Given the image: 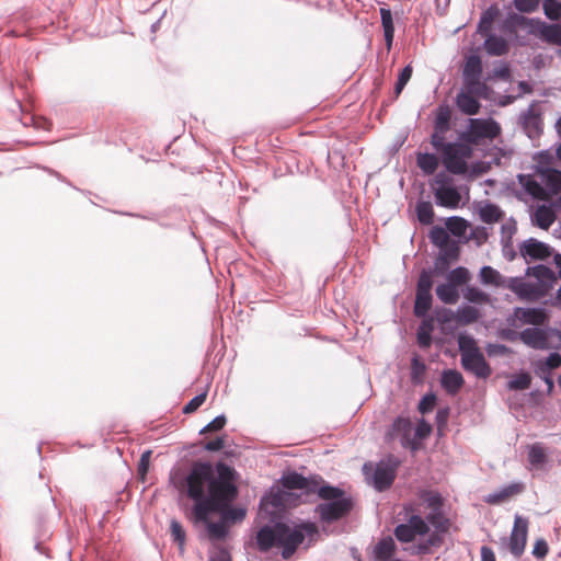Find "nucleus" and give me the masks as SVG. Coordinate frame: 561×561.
Returning <instances> with one entry per match:
<instances>
[{
    "instance_id": "1",
    "label": "nucleus",
    "mask_w": 561,
    "mask_h": 561,
    "mask_svg": "<svg viewBox=\"0 0 561 561\" xmlns=\"http://www.w3.org/2000/svg\"><path fill=\"white\" fill-rule=\"evenodd\" d=\"M237 470L225 461L196 460L188 472L179 471L171 481L183 495H196L202 501H213L215 514L230 527L243 522L247 508L234 505L239 496Z\"/></svg>"
},
{
    "instance_id": "2",
    "label": "nucleus",
    "mask_w": 561,
    "mask_h": 561,
    "mask_svg": "<svg viewBox=\"0 0 561 561\" xmlns=\"http://www.w3.org/2000/svg\"><path fill=\"white\" fill-rule=\"evenodd\" d=\"M451 108L446 102H443L434 111L431 145L439 153L440 162L446 172L454 175H467L468 160L473 156V149L446 141V134L451 129Z\"/></svg>"
},
{
    "instance_id": "3",
    "label": "nucleus",
    "mask_w": 561,
    "mask_h": 561,
    "mask_svg": "<svg viewBox=\"0 0 561 561\" xmlns=\"http://www.w3.org/2000/svg\"><path fill=\"white\" fill-rule=\"evenodd\" d=\"M317 534L311 522L295 524L272 517L270 523L260 527L255 535V545L260 552L279 548L283 559L288 560L304 542L307 536Z\"/></svg>"
},
{
    "instance_id": "4",
    "label": "nucleus",
    "mask_w": 561,
    "mask_h": 561,
    "mask_svg": "<svg viewBox=\"0 0 561 561\" xmlns=\"http://www.w3.org/2000/svg\"><path fill=\"white\" fill-rule=\"evenodd\" d=\"M290 482L296 486L313 491V495L317 494L324 501L314 508L322 523L330 524L340 520L347 516L354 507L351 495H347L343 489L327 482L320 474L296 476Z\"/></svg>"
},
{
    "instance_id": "5",
    "label": "nucleus",
    "mask_w": 561,
    "mask_h": 561,
    "mask_svg": "<svg viewBox=\"0 0 561 561\" xmlns=\"http://www.w3.org/2000/svg\"><path fill=\"white\" fill-rule=\"evenodd\" d=\"M192 501L188 512L190 520L194 526L204 525L206 536L210 541L225 540L230 531V527L219 517L218 520H211L215 514V503L213 501H202L196 495H185Z\"/></svg>"
},
{
    "instance_id": "6",
    "label": "nucleus",
    "mask_w": 561,
    "mask_h": 561,
    "mask_svg": "<svg viewBox=\"0 0 561 561\" xmlns=\"http://www.w3.org/2000/svg\"><path fill=\"white\" fill-rule=\"evenodd\" d=\"M548 331L540 325L528 327L517 332L513 329H500L497 335L500 339L508 342L522 341L526 346L534 350H548L550 344L548 342Z\"/></svg>"
},
{
    "instance_id": "7",
    "label": "nucleus",
    "mask_w": 561,
    "mask_h": 561,
    "mask_svg": "<svg viewBox=\"0 0 561 561\" xmlns=\"http://www.w3.org/2000/svg\"><path fill=\"white\" fill-rule=\"evenodd\" d=\"M296 476L305 477L304 474L293 470L284 473L279 483L284 488V510L297 507L302 503L309 502V497L313 495V491H309L302 486H296L290 482Z\"/></svg>"
},
{
    "instance_id": "8",
    "label": "nucleus",
    "mask_w": 561,
    "mask_h": 561,
    "mask_svg": "<svg viewBox=\"0 0 561 561\" xmlns=\"http://www.w3.org/2000/svg\"><path fill=\"white\" fill-rule=\"evenodd\" d=\"M467 128L478 145L484 139L493 140L501 134V126L493 118H469Z\"/></svg>"
},
{
    "instance_id": "9",
    "label": "nucleus",
    "mask_w": 561,
    "mask_h": 561,
    "mask_svg": "<svg viewBox=\"0 0 561 561\" xmlns=\"http://www.w3.org/2000/svg\"><path fill=\"white\" fill-rule=\"evenodd\" d=\"M411 420L407 416L399 415L393 420L391 428L386 433V438L392 439L394 435H400L402 447L416 451L420 448V444L411 436Z\"/></svg>"
},
{
    "instance_id": "10",
    "label": "nucleus",
    "mask_w": 561,
    "mask_h": 561,
    "mask_svg": "<svg viewBox=\"0 0 561 561\" xmlns=\"http://www.w3.org/2000/svg\"><path fill=\"white\" fill-rule=\"evenodd\" d=\"M505 288L513 291L519 300L535 302L543 297V293L534 283L526 282L522 276L508 277Z\"/></svg>"
},
{
    "instance_id": "11",
    "label": "nucleus",
    "mask_w": 561,
    "mask_h": 561,
    "mask_svg": "<svg viewBox=\"0 0 561 561\" xmlns=\"http://www.w3.org/2000/svg\"><path fill=\"white\" fill-rule=\"evenodd\" d=\"M460 364L466 371L473 374L477 378L486 379L492 374V368L479 347H474L470 354H463Z\"/></svg>"
},
{
    "instance_id": "12",
    "label": "nucleus",
    "mask_w": 561,
    "mask_h": 561,
    "mask_svg": "<svg viewBox=\"0 0 561 561\" xmlns=\"http://www.w3.org/2000/svg\"><path fill=\"white\" fill-rule=\"evenodd\" d=\"M399 461L394 459L392 462L380 461L373 473V486L378 492L387 491L394 482Z\"/></svg>"
},
{
    "instance_id": "13",
    "label": "nucleus",
    "mask_w": 561,
    "mask_h": 561,
    "mask_svg": "<svg viewBox=\"0 0 561 561\" xmlns=\"http://www.w3.org/2000/svg\"><path fill=\"white\" fill-rule=\"evenodd\" d=\"M520 256L528 263L530 261H546L552 254V248L535 238L523 241L519 245Z\"/></svg>"
},
{
    "instance_id": "14",
    "label": "nucleus",
    "mask_w": 561,
    "mask_h": 561,
    "mask_svg": "<svg viewBox=\"0 0 561 561\" xmlns=\"http://www.w3.org/2000/svg\"><path fill=\"white\" fill-rule=\"evenodd\" d=\"M528 534V520L519 515L515 516L514 526L508 539V548L512 554L519 558L526 547Z\"/></svg>"
},
{
    "instance_id": "15",
    "label": "nucleus",
    "mask_w": 561,
    "mask_h": 561,
    "mask_svg": "<svg viewBox=\"0 0 561 561\" xmlns=\"http://www.w3.org/2000/svg\"><path fill=\"white\" fill-rule=\"evenodd\" d=\"M525 275L534 276L537 279L535 286L539 287V291L541 290L543 293V297L548 295L557 282L556 273L545 264L528 266Z\"/></svg>"
},
{
    "instance_id": "16",
    "label": "nucleus",
    "mask_w": 561,
    "mask_h": 561,
    "mask_svg": "<svg viewBox=\"0 0 561 561\" xmlns=\"http://www.w3.org/2000/svg\"><path fill=\"white\" fill-rule=\"evenodd\" d=\"M537 102L534 101L526 112L519 115V124L528 138L535 139L542 134V119L539 112L535 111Z\"/></svg>"
},
{
    "instance_id": "17",
    "label": "nucleus",
    "mask_w": 561,
    "mask_h": 561,
    "mask_svg": "<svg viewBox=\"0 0 561 561\" xmlns=\"http://www.w3.org/2000/svg\"><path fill=\"white\" fill-rule=\"evenodd\" d=\"M537 172L540 175L543 186H540L536 181L531 185L538 190H543L549 195H557L561 192V171L549 168L539 167Z\"/></svg>"
},
{
    "instance_id": "18",
    "label": "nucleus",
    "mask_w": 561,
    "mask_h": 561,
    "mask_svg": "<svg viewBox=\"0 0 561 561\" xmlns=\"http://www.w3.org/2000/svg\"><path fill=\"white\" fill-rule=\"evenodd\" d=\"M460 247L458 242H451L445 249H439V253L434 262L436 275H444L449 271L451 264L459 259Z\"/></svg>"
},
{
    "instance_id": "19",
    "label": "nucleus",
    "mask_w": 561,
    "mask_h": 561,
    "mask_svg": "<svg viewBox=\"0 0 561 561\" xmlns=\"http://www.w3.org/2000/svg\"><path fill=\"white\" fill-rule=\"evenodd\" d=\"M435 204L440 207L457 209L463 203L461 202L460 187H435L434 190Z\"/></svg>"
},
{
    "instance_id": "20",
    "label": "nucleus",
    "mask_w": 561,
    "mask_h": 561,
    "mask_svg": "<svg viewBox=\"0 0 561 561\" xmlns=\"http://www.w3.org/2000/svg\"><path fill=\"white\" fill-rule=\"evenodd\" d=\"M517 319L527 325H542L549 321V311L545 307H516Z\"/></svg>"
},
{
    "instance_id": "21",
    "label": "nucleus",
    "mask_w": 561,
    "mask_h": 561,
    "mask_svg": "<svg viewBox=\"0 0 561 561\" xmlns=\"http://www.w3.org/2000/svg\"><path fill=\"white\" fill-rule=\"evenodd\" d=\"M421 323L416 330V343L420 348L427 350L433 344V332L435 330V318L433 314L425 317H417Z\"/></svg>"
},
{
    "instance_id": "22",
    "label": "nucleus",
    "mask_w": 561,
    "mask_h": 561,
    "mask_svg": "<svg viewBox=\"0 0 561 561\" xmlns=\"http://www.w3.org/2000/svg\"><path fill=\"white\" fill-rule=\"evenodd\" d=\"M463 385V376L457 369L447 368L442 371L440 386L448 394H457Z\"/></svg>"
},
{
    "instance_id": "23",
    "label": "nucleus",
    "mask_w": 561,
    "mask_h": 561,
    "mask_svg": "<svg viewBox=\"0 0 561 561\" xmlns=\"http://www.w3.org/2000/svg\"><path fill=\"white\" fill-rule=\"evenodd\" d=\"M561 366V354L558 352H551L543 358H538L533 363V370L535 376L551 375L556 369Z\"/></svg>"
},
{
    "instance_id": "24",
    "label": "nucleus",
    "mask_w": 561,
    "mask_h": 561,
    "mask_svg": "<svg viewBox=\"0 0 561 561\" xmlns=\"http://www.w3.org/2000/svg\"><path fill=\"white\" fill-rule=\"evenodd\" d=\"M534 225L539 227L540 229H549L553 222L557 220V208L556 206H551V203L548 205L542 204L539 205L531 217Z\"/></svg>"
},
{
    "instance_id": "25",
    "label": "nucleus",
    "mask_w": 561,
    "mask_h": 561,
    "mask_svg": "<svg viewBox=\"0 0 561 561\" xmlns=\"http://www.w3.org/2000/svg\"><path fill=\"white\" fill-rule=\"evenodd\" d=\"M456 105L465 115H477L480 112V101L468 90H461L456 96Z\"/></svg>"
},
{
    "instance_id": "26",
    "label": "nucleus",
    "mask_w": 561,
    "mask_h": 561,
    "mask_svg": "<svg viewBox=\"0 0 561 561\" xmlns=\"http://www.w3.org/2000/svg\"><path fill=\"white\" fill-rule=\"evenodd\" d=\"M478 278L484 286L505 288L508 277L503 276L497 270L490 265H483L479 271Z\"/></svg>"
},
{
    "instance_id": "27",
    "label": "nucleus",
    "mask_w": 561,
    "mask_h": 561,
    "mask_svg": "<svg viewBox=\"0 0 561 561\" xmlns=\"http://www.w3.org/2000/svg\"><path fill=\"white\" fill-rule=\"evenodd\" d=\"M483 71L482 59L478 54H471L466 58L462 70L465 84L481 79Z\"/></svg>"
},
{
    "instance_id": "28",
    "label": "nucleus",
    "mask_w": 561,
    "mask_h": 561,
    "mask_svg": "<svg viewBox=\"0 0 561 561\" xmlns=\"http://www.w3.org/2000/svg\"><path fill=\"white\" fill-rule=\"evenodd\" d=\"M484 48L490 56H503L507 54L510 47L508 43L500 35L490 33L485 35Z\"/></svg>"
},
{
    "instance_id": "29",
    "label": "nucleus",
    "mask_w": 561,
    "mask_h": 561,
    "mask_svg": "<svg viewBox=\"0 0 561 561\" xmlns=\"http://www.w3.org/2000/svg\"><path fill=\"white\" fill-rule=\"evenodd\" d=\"M397 546L392 537L387 536L378 540L374 547L373 556L375 561H386L393 557Z\"/></svg>"
},
{
    "instance_id": "30",
    "label": "nucleus",
    "mask_w": 561,
    "mask_h": 561,
    "mask_svg": "<svg viewBox=\"0 0 561 561\" xmlns=\"http://www.w3.org/2000/svg\"><path fill=\"white\" fill-rule=\"evenodd\" d=\"M440 162L439 156L434 152H417L416 165L425 175L434 174Z\"/></svg>"
},
{
    "instance_id": "31",
    "label": "nucleus",
    "mask_w": 561,
    "mask_h": 561,
    "mask_svg": "<svg viewBox=\"0 0 561 561\" xmlns=\"http://www.w3.org/2000/svg\"><path fill=\"white\" fill-rule=\"evenodd\" d=\"M380 20L387 49L390 50L394 38V23L389 8H380Z\"/></svg>"
},
{
    "instance_id": "32",
    "label": "nucleus",
    "mask_w": 561,
    "mask_h": 561,
    "mask_svg": "<svg viewBox=\"0 0 561 561\" xmlns=\"http://www.w3.org/2000/svg\"><path fill=\"white\" fill-rule=\"evenodd\" d=\"M380 20L387 49L390 50L394 38V23L389 8H380Z\"/></svg>"
},
{
    "instance_id": "33",
    "label": "nucleus",
    "mask_w": 561,
    "mask_h": 561,
    "mask_svg": "<svg viewBox=\"0 0 561 561\" xmlns=\"http://www.w3.org/2000/svg\"><path fill=\"white\" fill-rule=\"evenodd\" d=\"M270 505L278 511L284 510V488H270L260 500V506Z\"/></svg>"
},
{
    "instance_id": "34",
    "label": "nucleus",
    "mask_w": 561,
    "mask_h": 561,
    "mask_svg": "<svg viewBox=\"0 0 561 561\" xmlns=\"http://www.w3.org/2000/svg\"><path fill=\"white\" fill-rule=\"evenodd\" d=\"M479 217L484 224L492 225L504 218V211L496 204L485 202L479 209Z\"/></svg>"
},
{
    "instance_id": "35",
    "label": "nucleus",
    "mask_w": 561,
    "mask_h": 561,
    "mask_svg": "<svg viewBox=\"0 0 561 561\" xmlns=\"http://www.w3.org/2000/svg\"><path fill=\"white\" fill-rule=\"evenodd\" d=\"M433 306L432 293H419L415 291V299L413 306V313L415 317L430 316V310Z\"/></svg>"
},
{
    "instance_id": "36",
    "label": "nucleus",
    "mask_w": 561,
    "mask_h": 561,
    "mask_svg": "<svg viewBox=\"0 0 561 561\" xmlns=\"http://www.w3.org/2000/svg\"><path fill=\"white\" fill-rule=\"evenodd\" d=\"M435 291L437 298L446 305H455L459 300L458 287L454 286L453 283L439 284Z\"/></svg>"
},
{
    "instance_id": "37",
    "label": "nucleus",
    "mask_w": 561,
    "mask_h": 561,
    "mask_svg": "<svg viewBox=\"0 0 561 561\" xmlns=\"http://www.w3.org/2000/svg\"><path fill=\"white\" fill-rule=\"evenodd\" d=\"M457 324L469 325L479 320L481 317L480 310L474 306L460 305L457 310Z\"/></svg>"
},
{
    "instance_id": "38",
    "label": "nucleus",
    "mask_w": 561,
    "mask_h": 561,
    "mask_svg": "<svg viewBox=\"0 0 561 561\" xmlns=\"http://www.w3.org/2000/svg\"><path fill=\"white\" fill-rule=\"evenodd\" d=\"M430 241L438 249H445L451 242H457L453 239L448 230L442 226H434L428 234Z\"/></svg>"
},
{
    "instance_id": "39",
    "label": "nucleus",
    "mask_w": 561,
    "mask_h": 561,
    "mask_svg": "<svg viewBox=\"0 0 561 561\" xmlns=\"http://www.w3.org/2000/svg\"><path fill=\"white\" fill-rule=\"evenodd\" d=\"M499 14V9L495 5H490L485 11L482 12L478 22L477 31L481 35L491 33V27L494 19Z\"/></svg>"
},
{
    "instance_id": "40",
    "label": "nucleus",
    "mask_w": 561,
    "mask_h": 561,
    "mask_svg": "<svg viewBox=\"0 0 561 561\" xmlns=\"http://www.w3.org/2000/svg\"><path fill=\"white\" fill-rule=\"evenodd\" d=\"M427 525L431 524L436 530L447 533L449 529V519L445 517L443 508L432 510L426 516Z\"/></svg>"
},
{
    "instance_id": "41",
    "label": "nucleus",
    "mask_w": 561,
    "mask_h": 561,
    "mask_svg": "<svg viewBox=\"0 0 561 561\" xmlns=\"http://www.w3.org/2000/svg\"><path fill=\"white\" fill-rule=\"evenodd\" d=\"M463 297L470 302L476 305L489 304L491 296L477 286L468 285L463 290Z\"/></svg>"
},
{
    "instance_id": "42",
    "label": "nucleus",
    "mask_w": 561,
    "mask_h": 561,
    "mask_svg": "<svg viewBox=\"0 0 561 561\" xmlns=\"http://www.w3.org/2000/svg\"><path fill=\"white\" fill-rule=\"evenodd\" d=\"M427 366L421 359L419 355H414L411 358V367H410V379L413 385H419L423 381V377L426 373Z\"/></svg>"
},
{
    "instance_id": "43",
    "label": "nucleus",
    "mask_w": 561,
    "mask_h": 561,
    "mask_svg": "<svg viewBox=\"0 0 561 561\" xmlns=\"http://www.w3.org/2000/svg\"><path fill=\"white\" fill-rule=\"evenodd\" d=\"M415 213L417 220L422 225H431L434 221V209L431 202L420 201L416 203Z\"/></svg>"
},
{
    "instance_id": "44",
    "label": "nucleus",
    "mask_w": 561,
    "mask_h": 561,
    "mask_svg": "<svg viewBox=\"0 0 561 561\" xmlns=\"http://www.w3.org/2000/svg\"><path fill=\"white\" fill-rule=\"evenodd\" d=\"M436 274L433 267L423 268L416 282V290L419 293H432L434 285L433 275Z\"/></svg>"
},
{
    "instance_id": "45",
    "label": "nucleus",
    "mask_w": 561,
    "mask_h": 561,
    "mask_svg": "<svg viewBox=\"0 0 561 561\" xmlns=\"http://www.w3.org/2000/svg\"><path fill=\"white\" fill-rule=\"evenodd\" d=\"M170 535L172 541L179 546L181 551H183L186 542V531L182 524L175 518L170 522Z\"/></svg>"
},
{
    "instance_id": "46",
    "label": "nucleus",
    "mask_w": 561,
    "mask_h": 561,
    "mask_svg": "<svg viewBox=\"0 0 561 561\" xmlns=\"http://www.w3.org/2000/svg\"><path fill=\"white\" fill-rule=\"evenodd\" d=\"M531 376L528 371H519L508 381L507 387L510 390L523 391L530 387Z\"/></svg>"
},
{
    "instance_id": "47",
    "label": "nucleus",
    "mask_w": 561,
    "mask_h": 561,
    "mask_svg": "<svg viewBox=\"0 0 561 561\" xmlns=\"http://www.w3.org/2000/svg\"><path fill=\"white\" fill-rule=\"evenodd\" d=\"M469 279L470 272L465 266H457L447 274V282L453 283L456 287L467 284Z\"/></svg>"
},
{
    "instance_id": "48",
    "label": "nucleus",
    "mask_w": 561,
    "mask_h": 561,
    "mask_svg": "<svg viewBox=\"0 0 561 561\" xmlns=\"http://www.w3.org/2000/svg\"><path fill=\"white\" fill-rule=\"evenodd\" d=\"M433 316L435 321L442 325V331L445 330L444 327L449 325L454 321L457 322V312L449 308L436 307Z\"/></svg>"
},
{
    "instance_id": "49",
    "label": "nucleus",
    "mask_w": 561,
    "mask_h": 561,
    "mask_svg": "<svg viewBox=\"0 0 561 561\" xmlns=\"http://www.w3.org/2000/svg\"><path fill=\"white\" fill-rule=\"evenodd\" d=\"M548 458L545 449L539 443H535L528 448V461L534 467L542 466L547 462Z\"/></svg>"
},
{
    "instance_id": "50",
    "label": "nucleus",
    "mask_w": 561,
    "mask_h": 561,
    "mask_svg": "<svg viewBox=\"0 0 561 561\" xmlns=\"http://www.w3.org/2000/svg\"><path fill=\"white\" fill-rule=\"evenodd\" d=\"M541 39L550 44L561 45V24L547 23Z\"/></svg>"
},
{
    "instance_id": "51",
    "label": "nucleus",
    "mask_w": 561,
    "mask_h": 561,
    "mask_svg": "<svg viewBox=\"0 0 561 561\" xmlns=\"http://www.w3.org/2000/svg\"><path fill=\"white\" fill-rule=\"evenodd\" d=\"M542 8L550 21H558L561 18V0H543Z\"/></svg>"
},
{
    "instance_id": "52",
    "label": "nucleus",
    "mask_w": 561,
    "mask_h": 561,
    "mask_svg": "<svg viewBox=\"0 0 561 561\" xmlns=\"http://www.w3.org/2000/svg\"><path fill=\"white\" fill-rule=\"evenodd\" d=\"M520 21H525L524 27L527 28V32L531 35L539 36L542 38V33L545 31L546 22L541 21L539 18H519Z\"/></svg>"
},
{
    "instance_id": "53",
    "label": "nucleus",
    "mask_w": 561,
    "mask_h": 561,
    "mask_svg": "<svg viewBox=\"0 0 561 561\" xmlns=\"http://www.w3.org/2000/svg\"><path fill=\"white\" fill-rule=\"evenodd\" d=\"M408 524L411 526L415 535L424 536L430 530L426 518H423L419 514L411 515L410 518L408 519Z\"/></svg>"
},
{
    "instance_id": "54",
    "label": "nucleus",
    "mask_w": 561,
    "mask_h": 561,
    "mask_svg": "<svg viewBox=\"0 0 561 561\" xmlns=\"http://www.w3.org/2000/svg\"><path fill=\"white\" fill-rule=\"evenodd\" d=\"M412 72H413V69H412L411 65L404 66L401 69V71L399 72L397 82L394 84V94H396L397 98L401 94V92L403 91L404 87L410 81V79L412 77Z\"/></svg>"
},
{
    "instance_id": "55",
    "label": "nucleus",
    "mask_w": 561,
    "mask_h": 561,
    "mask_svg": "<svg viewBox=\"0 0 561 561\" xmlns=\"http://www.w3.org/2000/svg\"><path fill=\"white\" fill-rule=\"evenodd\" d=\"M393 534L400 542L404 543L413 541L416 536L408 522L397 525Z\"/></svg>"
},
{
    "instance_id": "56",
    "label": "nucleus",
    "mask_w": 561,
    "mask_h": 561,
    "mask_svg": "<svg viewBox=\"0 0 561 561\" xmlns=\"http://www.w3.org/2000/svg\"><path fill=\"white\" fill-rule=\"evenodd\" d=\"M437 397L434 392H427L419 401L417 410L421 414H428L435 408Z\"/></svg>"
},
{
    "instance_id": "57",
    "label": "nucleus",
    "mask_w": 561,
    "mask_h": 561,
    "mask_svg": "<svg viewBox=\"0 0 561 561\" xmlns=\"http://www.w3.org/2000/svg\"><path fill=\"white\" fill-rule=\"evenodd\" d=\"M422 500L428 508L440 510L443 508V496L438 492L424 491L421 495Z\"/></svg>"
},
{
    "instance_id": "58",
    "label": "nucleus",
    "mask_w": 561,
    "mask_h": 561,
    "mask_svg": "<svg viewBox=\"0 0 561 561\" xmlns=\"http://www.w3.org/2000/svg\"><path fill=\"white\" fill-rule=\"evenodd\" d=\"M474 347H479L476 343V340L470 334H460L458 337V350L460 352L461 358L463 354H470L474 351Z\"/></svg>"
},
{
    "instance_id": "59",
    "label": "nucleus",
    "mask_w": 561,
    "mask_h": 561,
    "mask_svg": "<svg viewBox=\"0 0 561 561\" xmlns=\"http://www.w3.org/2000/svg\"><path fill=\"white\" fill-rule=\"evenodd\" d=\"M447 230L454 234L461 233L468 226V221L459 216H451L446 221Z\"/></svg>"
},
{
    "instance_id": "60",
    "label": "nucleus",
    "mask_w": 561,
    "mask_h": 561,
    "mask_svg": "<svg viewBox=\"0 0 561 561\" xmlns=\"http://www.w3.org/2000/svg\"><path fill=\"white\" fill-rule=\"evenodd\" d=\"M432 425L425 421V419L421 417L419 421H417V424H416V427L414 430V438L415 440H422V439H425L426 437H428L432 433Z\"/></svg>"
},
{
    "instance_id": "61",
    "label": "nucleus",
    "mask_w": 561,
    "mask_h": 561,
    "mask_svg": "<svg viewBox=\"0 0 561 561\" xmlns=\"http://www.w3.org/2000/svg\"><path fill=\"white\" fill-rule=\"evenodd\" d=\"M227 419L225 414L217 415L199 431V434L203 435L207 432H219L225 427Z\"/></svg>"
},
{
    "instance_id": "62",
    "label": "nucleus",
    "mask_w": 561,
    "mask_h": 561,
    "mask_svg": "<svg viewBox=\"0 0 561 561\" xmlns=\"http://www.w3.org/2000/svg\"><path fill=\"white\" fill-rule=\"evenodd\" d=\"M540 4V0H514L515 9L520 13H533Z\"/></svg>"
},
{
    "instance_id": "63",
    "label": "nucleus",
    "mask_w": 561,
    "mask_h": 561,
    "mask_svg": "<svg viewBox=\"0 0 561 561\" xmlns=\"http://www.w3.org/2000/svg\"><path fill=\"white\" fill-rule=\"evenodd\" d=\"M207 393L202 392L192 398L182 409L183 413L190 414L195 412L206 400Z\"/></svg>"
},
{
    "instance_id": "64",
    "label": "nucleus",
    "mask_w": 561,
    "mask_h": 561,
    "mask_svg": "<svg viewBox=\"0 0 561 561\" xmlns=\"http://www.w3.org/2000/svg\"><path fill=\"white\" fill-rule=\"evenodd\" d=\"M485 352L489 356H506L512 353V350L500 343H488Z\"/></svg>"
}]
</instances>
